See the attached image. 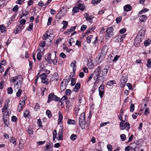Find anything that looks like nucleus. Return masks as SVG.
I'll return each mask as SVG.
<instances>
[{"instance_id":"nucleus-30","label":"nucleus","mask_w":151,"mask_h":151,"mask_svg":"<svg viewBox=\"0 0 151 151\" xmlns=\"http://www.w3.org/2000/svg\"><path fill=\"white\" fill-rule=\"evenodd\" d=\"M27 132L29 134H33V129L30 126L28 127Z\"/></svg>"},{"instance_id":"nucleus-62","label":"nucleus","mask_w":151,"mask_h":151,"mask_svg":"<svg viewBox=\"0 0 151 151\" xmlns=\"http://www.w3.org/2000/svg\"><path fill=\"white\" fill-rule=\"evenodd\" d=\"M19 9L18 6L17 5L15 6L13 8L12 10L14 12H16Z\"/></svg>"},{"instance_id":"nucleus-60","label":"nucleus","mask_w":151,"mask_h":151,"mask_svg":"<svg viewBox=\"0 0 151 151\" xmlns=\"http://www.w3.org/2000/svg\"><path fill=\"white\" fill-rule=\"evenodd\" d=\"M122 19V18L121 16H119L117 17L116 19V22L117 23H119L121 21Z\"/></svg>"},{"instance_id":"nucleus-33","label":"nucleus","mask_w":151,"mask_h":151,"mask_svg":"<svg viewBox=\"0 0 151 151\" xmlns=\"http://www.w3.org/2000/svg\"><path fill=\"white\" fill-rule=\"evenodd\" d=\"M69 80H68L67 79H63L61 83L65 85V86H67L68 83H69Z\"/></svg>"},{"instance_id":"nucleus-8","label":"nucleus","mask_w":151,"mask_h":151,"mask_svg":"<svg viewBox=\"0 0 151 151\" xmlns=\"http://www.w3.org/2000/svg\"><path fill=\"white\" fill-rule=\"evenodd\" d=\"M84 15L85 16V18L87 21L90 23L93 22L92 19L94 18L93 16H90L87 13H85Z\"/></svg>"},{"instance_id":"nucleus-35","label":"nucleus","mask_w":151,"mask_h":151,"mask_svg":"<svg viewBox=\"0 0 151 151\" xmlns=\"http://www.w3.org/2000/svg\"><path fill=\"white\" fill-rule=\"evenodd\" d=\"M67 99H68V97L67 96H64L61 99H60V102L61 103V104H63L64 103V101L65 100Z\"/></svg>"},{"instance_id":"nucleus-57","label":"nucleus","mask_w":151,"mask_h":151,"mask_svg":"<svg viewBox=\"0 0 151 151\" xmlns=\"http://www.w3.org/2000/svg\"><path fill=\"white\" fill-rule=\"evenodd\" d=\"M49 36L47 33L44 35L43 36V39L45 40H46L48 39Z\"/></svg>"},{"instance_id":"nucleus-34","label":"nucleus","mask_w":151,"mask_h":151,"mask_svg":"<svg viewBox=\"0 0 151 151\" xmlns=\"http://www.w3.org/2000/svg\"><path fill=\"white\" fill-rule=\"evenodd\" d=\"M3 119L4 122H8L9 119V115L8 114H6L5 116L4 115L3 116Z\"/></svg>"},{"instance_id":"nucleus-48","label":"nucleus","mask_w":151,"mask_h":151,"mask_svg":"<svg viewBox=\"0 0 151 151\" xmlns=\"http://www.w3.org/2000/svg\"><path fill=\"white\" fill-rule=\"evenodd\" d=\"M29 112L28 111H26L24 112L23 116L25 118L27 117L29 115Z\"/></svg>"},{"instance_id":"nucleus-32","label":"nucleus","mask_w":151,"mask_h":151,"mask_svg":"<svg viewBox=\"0 0 151 151\" xmlns=\"http://www.w3.org/2000/svg\"><path fill=\"white\" fill-rule=\"evenodd\" d=\"M75 41L74 39L73 38H71L69 40L68 43L70 45H72V44H74Z\"/></svg>"},{"instance_id":"nucleus-40","label":"nucleus","mask_w":151,"mask_h":151,"mask_svg":"<svg viewBox=\"0 0 151 151\" xmlns=\"http://www.w3.org/2000/svg\"><path fill=\"white\" fill-rule=\"evenodd\" d=\"M79 9L78 7H74L73 8L72 11L73 13H75L78 12L79 11Z\"/></svg>"},{"instance_id":"nucleus-13","label":"nucleus","mask_w":151,"mask_h":151,"mask_svg":"<svg viewBox=\"0 0 151 151\" xmlns=\"http://www.w3.org/2000/svg\"><path fill=\"white\" fill-rule=\"evenodd\" d=\"M46 148L44 151H52V144L49 143L46 145Z\"/></svg>"},{"instance_id":"nucleus-52","label":"nucleus","mask_w":151,"mask_h":151,"mask_svg":"<svg viewBox=\"0 0 151 151\" xmlns=\"http://www.w3.org/2000/svg\"><path fill=\"white\" fill-rule=\"evenodd\" d=\"M45 41H41L39 44V45L41 47H43L45 46Z\"/></svg>"},{"instance_id":"nucleus-17","label":"nucleus","mask_w":151,"mask_h":151,"mask_svg":"<svg viewBox=\"0 0 151 151\" xmlns=\"http://www.w3.org/2000/svg\"><path fill=\"white\" fill-rule=\"evenodd\" d=\"M145 30L142 29L139 31L137 35L142 37V38H144L145 34Z\"/></svg>"},{"instance_id":"nucleus-7","label":"nucleus","mask_w":151,"mask_h":151,"mask_svg":"<svg viewBox=\"0 0 151 151\" xmlns=\"http://www.w3.org/2000/svg\"><path fill=\"white\" fill-rule=\"evenodd\" d=\"M143 38H142V37L139 35H137L136 37L134 43V45L135 46H137L139 45L141 42Z\"/></svg>"},{"instance_id":"nucleus-5","label":"nucleus","mask_w":151,"mask_h":151,"mask_svg":"<svg viewBox=\"0 0 151 151\" xmlns=\"http://www.w3.org/2000/svg\"><path fill=\"white\" fill-rule=\"evenodd\" d=\"M60 100V98H59L55 95L53 93H51L48 95V100L47 101V103H49L52 100L59 101Z\"/></svg>"},{"instance_id":"nucleus-25","label":"nucleus","mask_w":151,"mask_h":151,"mask_svg":"<svg viewBox=\"0 0 151 151\" xmlns=\"http://www.w3.org/2000/svg\"><path fill=\"white\" fill-rule=\"evenodd\" d=\"M22 27H23V26H22L20 25L17 26V28L15 30L16 32L15 33H17L19 32H21L22 30Z\"/></svg>"},{"instance_id":"nucleus-43","label":"nucleus","mask_w":151,"mask_h":151,"mask_svg":"<svg viewBox=\"0 0 151 151\" xmlns=\"http://www.w3.org/2000/svg\"><path fill=\"white\" fill-rule=\"evenodd\" d=\"M114 80L110 81L107 83V85L111 86L114 83Z\"/></svg>"},{"instance_id":"nucleus-61","label":"nucleus","mask_w":151,"mask_h":151,"mask_svg":"<svg viewBox=\"0 0 151 151\" xmlns=\"http://www.w3.org/2000/svg\"><path fill=\"white\" fill-rule=\"evenodd\" d=\"M63 133V129L61 128L59 131L58 133V135H62Z\"/></svg>"},{"instance_id":"nucleus-16","label":"nucleus","mask_w":151,"mask_h":151,"mask_svg":"<svg viewBox=\"0 0 151 151\" xmlns=\"http://www.w3.org/2000/svg\"><path fill=\"white\" fill-rule=\"evenodd\" d=\"M25 104V101H23L21 103H19L17 107V110L20 112L22 109L23 106Z\"/></svg>"},{"instance_id":"nucleus-29","label":"nucleus","mask_w":151,"mask_h":151,"mask_svg":"<svg viewBox=\"0 0 151 151\" xmlns=\"http://www.w3.org/2000/svg\"><path fill=\"white\" fill-rule=\"evenodd\" d=\"M29 14L28 12L27 11H23L22 13V16L20 17V19H21L23 17L26 16Z\"/></svg>"},{"instance_id":"nucleus-14","label":"nucleus","mask_w":151,"mask_h":151,"mask_svg":"<svg viewBox=\"0 0 151 151\" xmlns=\"http://www.w3.org/2000/svg\"><path fill=\"white\" fill-rule=\"evenodd\" d=\"M126 34L122 35H119L116 37V39L117 40V41L121 42L123 40V38H124L126 35Z\"/></svg>"},{"instance_id":"nucleus-27","label":"nucleus","mask_w":151,"mask_h":151,"mask_svg":"<svg viewBox=\"0 0 151 151\" xmlns=\"http://www.w3.org/2000/svg\"><path fill=\"white\" fill-rule=\"evenodd\" d=\"M80 88V84L79 83H77L75 85V89H74L75 91H77Z\"/></svg>"},{"instance_id":"nucleus-45","label":"nucleus","mask_w":151,"mask_h":151,"mask_svg":"<svg viewBox=\"0 0 151 151\" xmlns=\"http://www.w3.org/2000/svg\"><path fill=\"white\" fill-rule=\"evenodd\" d=\"M144 113L145 115H147L149 114V109L148 107L146 108Z\"/></svg>"},{"instance_id":"nucleus-47","label":"nucleus","mask_w":151,"mask_h":151,"mask_svg":"<svg viewBox=\"0 0 151 151\" xmlns=\"http://www.w3.org/2000/svg\"><path fill=\"white\" fill-rule=\"evenodd\" d=\"M120 137L121 139L123 141H124L125 140L126 138V135L124 134H121L120 135Z\"/></svg>"},{"instance_id":"nucleus-49","label":"nucleus","mask_w":151,"mask_h":151,"mask_svg":"<svg viewBox=\"0 0 151 151\" xmlns=\"http://www.w3.org/2000/svg\"><path fill=\"white\" fill-rule=\"evenodd\" d=\"M134 104H132L130 107V111L131 112H132L134 110Z\"/></svg>"},{"instance_id":"nucleus-12","label":"nucleus","mask_w":151,"mask_h":151,"mask_svg":"<svg viewBox=\"0 0 151 151\" xmlns=\"http://www.w3.org/2000/svg\"><path fill=\"white\" fill-rule=\"evenodd\" d=\"M58 78L59 76L58 74L56 73H55L53 75L51 78H50L49 81L50 83L51 84L52 81H57Z\"/></svg>"},{"instance_id":"nucleus-46","label":"nucleus","mask_w":151,"mask_h":151,"mask_svg":"<svg viewBox=\"0 0 151 151\" xmlns=\"http://www.w3.org/2000/svg\"><path fill=\"white\" fill-rule=\"evenodd\" d=\"M150 40H147L144 42V44L146 46H148L150 43Z\"/></svg>"},{"instance_id":"nucleus-9","label":"nucleus","mask_w":151,"mask_h":151,"mask_svg":"<svg viewBox=\"0 0 151 151\" xmlns=\"http://www.w3.org/2000/svg\"><path fill=\"white\" fill-rule=\"evenodd\" d=\"M41 78L42 79V82L43 83L47 85L48 84L49 82L48 79L47 78V76L45 73H43L40 76Z\"/></svg>"},{"instance_id":"nucleus-3","label":"nucleus","mask_w":151,"mask_h":151,"mask_svg":"<svg viewBox=\"0 0 151 151\" xmlns=\"http://www.w3.org/2000/svg\"><path fill=\"white\" fill-rule=\"evenodd\" d=\"M80 127L83 129L85 128L86 125L85 116L84 113L81 114L79 119Z\"/></svg>"},{"instance_id":"nucleus-58","label":"nucleus","mask_w":151,"mask_h":151,"mask_svg":"<svg viewBox=\"0 0 151 151\" xmlns=\"http://www.w3.org/2000/svg\"><path fill=\"white\" fill-rule=\"evenodd\" d=\"M76 83V81L74 78H72L71 79V85L74 86Z\"/></svg>"},{"instance_id":"nucleus-42","label":"nucleus","mask_w":151,"mask_h":151,"mask_svg":"<svg viewBox=\"0 0 151 151\" xmlns=\"http://www.w3.org/2000/svg\"><path fill=\"white\" fill-rule=\"evenodd\" d=\"M93 37V36L92 35H90L87 37L86 40L87 42L88 43H89L91 42V39Z\"/></svg>"},{"instance_id":"nucleus-54","label":"nucleus","mask_w":151,"mask_h":151,"mask_svg":"<svg viewBox=\"0 0 151 151\" xmlns=\"http://www.w3.org/2000/svg\"><path fill=\"white\" fill-rule=\"evenodd\" d=\"M87 28V27L86 25L83 24L81 27V31H84Z\"/></svg>"},{"instance_id":"nucleus-44","label":"nucleus","mask_w":151,"mask_h":151,"mask_svg":"<svg viewBox=\"0 0 151 151\" xmlns=\"http://www.w3.org/2000/svg\"><path fill=\"white\" fill-rule=\"evenodd\" d=\"M10 142L12 143L14 146L16 145V140L14 139V138L12 137L10 139Z\"/></svg>"},{"instance_id":"nucleus-53","label":"nucleus","mask_w":151,"mask_h":151,"mask_svg":"<svg viewBox=\"0 0 151 151\" xmlns=\"http://www.w3.org/2000/svg\"><path fill=\"white\" fill-rule=\"evenodd\" d=\"M7 92L9 94H11L13 93V89L11 87H9L7 89Z\"/></svg>"},{"instance_id":"nucleus-39","label":"nucleus","mask_w":151,"mask_h":151,"mask_svg":"<svg viewBox=\"0 0 151 151\" xmlns=\"http://www.w3.org/2000/svg\"><path fill=\"white\" fill-rule=\"evenodd\" d=\"M66 86H65V85L61 83L60 84V90L61 91H63L65 89Z\"/></svg>"},{"instance_id":"nucleus-19","label":"nucleus","mask_w":151,"mask_h":151,"mask_svg":"<svg viewBox=\"0 0 151 151\" xmlns=\"http://www.w3.org/2000/svg\"><path fill=\"white\" fill-rule=\"evenodd\" d=\"M63 119V115L60 111L59 112V119L58 121V124H60L62 121Z\"/></svg>"},{"instance_id":"nucleus-23","label":"nucleus","mask_w":151,"mask_h":151,"mask_svg":"<svg viewBox=\"0 0 151 151\" xmlns=\"http://www.w3.org/2000/svg\"><path fill=\"white\" fill-rule=\"evenodd\" d=\"M78 6L79 9L81 11H83L85 8L84 5L82 4H79L78 5Z\"/></svg>"},{"instance_id":"nucleus-18","label":"nucleus","mask_w":151,"mask_h":151,"mask_svg":"<svg viewBox=\"0 0 151 151\" xmlns=\"http://www.w3.org/2000/svg\"><path fill=\"white\" fill-rule=\"evenodd\" d=\"M124 11L127 12L131 10L132 7L129 5L127 4L124 6Z\"/></svg>"},{"instance_id":"nucleus-21","label":"nucleus","mask_w":151,"mask_h":151,"mask_svg":"<svg viewBox=\"0 0 151 151\" xmlns=\"http://www.w3.org/2000/svg\"><path fill=\"white\" fill-rule=\"evenodd\" d=\"M37 51L39 52L37 54V58L38 60H40L41 58V50L40 49H38L37 50Z\"/></svg>"},{"instance_id":"nucleus-64","label":"nucleus","mask_w":151,"mask_h":151,"mask_svg":"<svg viewBox=\"0 0 151 151\" xmlns=\"http://www.w3.org/2000/svg\"><path fill=\"white\" fill-rule=\"evenodd\" d=\"M107 147L109 151H112V146L111 145H108L107 146Z\"/></svg>"},{"instance_id":"nucleus-59","label":"nucleus","mask_w":151,"mask_h":151,"mask_svg":"<svg viewBox=\"0 0 151 151\" xmlns=\"http://www.w3.org/2000/svg\"><path fill=\"white\" fill-rule=\"evenodd\" d=\"M132 149V146H128L125 147V150L126 151H129V150Z\"/></svg>"},{"instance_id":"nucleus-36","label":"nucleus","mask_w":151,"mask_h":151,"mask_svg":"<svg viewBox=\"0 0 151 151\" xmlns=\"http://www.w3.org/2000/svg\"><path fill=\"white\" fill-rule=\"evenodd\" d=\"M46 114L49 118H50L52 116V115L51 112L49 110H47L46 111Z\"/></svg>"},{"instance_id":"nucleus-1","label":"nucleus","mask_w":151,"mask_h":151,"mask_svg":"<svg viewBox=\"0 0 151 151\" xmlns=\"http://www.w3.org/2000/svg\"><path fill=\"white\" fill-rule=\"evenodd\" d=\"M108 70V69L104 68L101 70L100 67H98L94 72L90 75L87 82H88L93 78L95 81V84H98L100 82H103L107 76Z\"/></svg>"},{"instance_id":"nucleus-10","label":"nucleus","mask_w":151,"mask_h":151,"mask_svg":"<svg viewBox=\"0 0 151 151\" xmlns=\"http://www.w3.org/2000/svg\"><path fill=\"white\" fill-rule=\"evenodd\" d=\"M127 81V78L126 77H122L120 83V86L121 87H124Z\"/></svg>"},{"instance_id":"nucleus-41","label":"nucleus","mask_w":151,"mask_h":151,"mask_svg":"<svg viewBox=\"0 0 151 151\" xmlns=\"http://www.w3.org/2000/svg\"><path fill=\"white\" fill-rule=\"evenodd\" d=\"M76 27V26L71 27L70 29H67L68 32H72L75 30Z\"/></svg>"},{"instance_id":"nucleus-56","label":"nucleus","mask_w":151,"mask_h":151,"mask_svg":"<svg viewBox=\"0 0 151 151\" xmlns=\"http://www.w3.org/2000/svg\"><path fill=\"white\" fill-rule=\"evenodd\" d=\"M5 82L4 81L2 80L0 83V89H2L4 87V84Z\"/></svg>"},{"instance_id":"nucleus-26","label":"nucleus","mask_w":151,"mask_h":151,"mask_svg":"<svg viewBox=\"0 0 151 151\" xmlns=\"http://www.w3.org/2000/svg\"><path fill=\"white\" fill-rule=\"evenodd\" d=\"M62 12L61 10L56 15V18L58 19H60L63 16L62 15Z\"/></svg>"},{"instance_id":"nucleus-22","label":"nucleus","mask_w":151,"mask_h":151,"mask_svg":"<svg viewBox=\"0 0 151 151\" xmlns=\"http://www.w3.org/2000/svg\"><path fill=\"white\" fill-rule=\"evenodd\" d=\"M147 17L145 15H142L139 17V20L142 22H144L147 19Z\"/></svg>"},{"instance_id":"nucleus-20","label":"nucleus","mask_w":151,"mask_h":151,"mask_svg":"<svg viewBox=\"0 0 151 151\" xmlns=\"http://www.w3.org/2000/svg\"><path fill=\"white\" fill-rule=\"evenodd\" d=\"M76 62L75 60H73L70 64V66L71 67H73V71H75L76 68Z\"/></svg>"},{"instance_id":"nucleus-28","label":"nucleus","mask_w":151,"mask_h":151,"mask_svg":"<svg viewBox=\"0 0 151 151\" xmlns=\"http://www.w3.org/2000/svg\"><path fill=\"white\" fill-rule=\"evenodd\" d=\"M124 121H123L121 122L120 123V128L121 130H123L125 129V124L124 123Z\"/></svg>"},{"instance_id":"nucleus-51","label":"nucleus","mask_w":151,"mask_h":151,"mask_svg":"<svg viewBox=\"0 0 151 151\" xmlns=\"http://www.w3.org/2000/svg\"><path fill=\"white\" fill-rule=\"evenodd\" d=\"M76 138V136L75 134H72L70 137V139L72 140H75Z\"/></svg>"},{"instance_id":"nucleus-55","label":"nucleus","mask_w":151,"mask_h":151,"mask_svg":"<svg viewBox=\"0 0 151 151\" xmlns=\"http://www.w3.org/2000/svg\"><path fill=\"white\" fill-rule=\"evenodd\" d=\"M22 90L21 89H19L18 92L16 93V96L17 97H19L22 93Z\"/></svg>"},{"instance_id":"nucleus-2","label":"nucleus","mask_w":151,"mask_h":151,"mask_svg":"<svg viewBox=\"0 0 151 151\" xmlns=\"http://www.w3.org/2000/svg\"><path fill=\"white\" fill-rule=\"evenodd\" d=\"M108 47L106 45H104L102 47L101 50V53L99 57L96 58V59H98L100 61H101L104 58L108 50Z\"/></svg>"},{"instance_id":"nucleus-11","label":"nucleus","mask_w":151,"mask_h":151,"mask_svg":"<svg viewBox=\"0 0 151 151\" xmlns=\"http://www.w3.org/2000/svg\"><path fill=\"white\" fill-rule=\"evenodd\" d=\"M104 85L102 84L101 85L99 88V95L101 98L102 97L104 94Z\"/></svg>"},{"instance_id":"nucleus-6","label":"nucleus","mask_w":151,"mask_h":151,"mask_svg":"<svg viewBox=\"0 0 151 151\" xmlns=\"http://www.w3.org/2000/svg\"><path fill=\"white\" fill-rule=\"evenodd\" d=\"M112 26V27H110L107 28L106 30V32L107 33L106 34V37H111L114 34V26Z\"/></svg>"},{"instance_id":"nucleus-4","label":"nucleus","mask_w":151,"mask_h":151,"mask_svg":"<svg viewBox=\"0 0 151 151\" xmlns=\"http://www.w3.org/2000/svg\"><path fill=\"white\" fill-rule=\"evenodd\" d=\"M23 80V78L22 76H14L12 78H11L10 79V82H17L16 83H14V85L17 86L19 83L20 86L22 84V81Z\"/></svg>"},{"instance_id":"nucleus-24","label":"nucleus","mask_w":151,"mask_h":151,"mask_svg":"<svg viewBox=\"0 0 151 151\" xmlns=\"http://www.w3.org/2000/svg\"><path fill=\"white\" fill-rule=\"evenodd\" d=\"M130 145H131L132 148V149H134V148L137 147V146H139V142H137V143H133L131 144Z\"/></svg>"},{"instance_id":"nucleus-37","label":"nucleus","mask_w":151,"mask_h":151,"mask_svg":"<svg viewBox=\"0 0 151 151\" xmlns=\"http://www.w3.org/2000/svg\"><path fill=\"white\" fill-rule=\"evenodd\" d=\"M68 123L69 124H74L75 123V122L74 120L69 119L68 120Z\"/></svg>"},{"instance_id":"nucleus-38","label":"nucleus","mask_w":151,"mask_h":151,"mask_svg":"<svg viewBox=\"0 0 151 151\" xmlns=\"http://www.w3.org/2000/svg\"><path fill=\"white\" fill-rule=\"evenodd\" d=\"M0 29L1 32H4L6 29V27L4 25H1L0 26Z\"/></svg>"},{"instance_id":"nucleus-50","label":"nucleus","mask_w":151,"mask_h":151,"mask_svg":"<svg viewBox=\"0 0 151 151\" xmlns=\"http://www.w3.org/2000/svg\"><path fill=\"white\" fill-rule=\"evenodd\" d=\"M151 61L150 59H148L147 60V66L148 68H150L151 67Z\"/></svg>"},{"instance_id":"nucleus-31","label":"nucleus","mask_w":151,"mask_h":151,"mask_svg":"<svg viewBox=\"0 0 151 151\" xmlns=\"http://www.w3.org/2000/svg\"><path fill=\"white\" fill-rule=\"evenodd\" d=\"M68 22L65 21H63L62 22V24L63 25V29H65L67 27L68 25Z\"/></svg>"},{"instance_id":"nucleus-63","label":"nucleus","mask_w":151,"mask_h":151,"mask_svg":"<svg viewBox=\"0 0 151 151\" xmlns=\"http://www.w3.org/2000/svg\"><path fill=\"white\" fill-rule=\"evenodd\" d=\"M120 56L118 55H116L114 58V59L112 60L113 62H116L118 60Z\"/></svg>"},{"instance_id":"nucleus-15","label":"nucleus","mask_w":151,"mask_h":151,"mask_svg":"<svg viewBox=\"0 0 151 151\" xmlns=\"http://www.w3.org/2000/svg\"><path fill=\"white\" fill-rule=\"evenodd\" d=\"M51 54H49L45 60L47 61V62L49 64H51L53 62V59L51 58Z\"/></svg>"}]
</instances>
